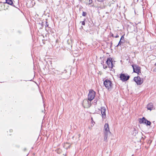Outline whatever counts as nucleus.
Here are the masks:
<instances>
[{
    "instance_id": "obj_1",
    "label": "nucleus",
    "mask_w": 156,
    "mask_h": 156,
    "mask_svg": "<svg viewBox=\"0 0 156 156\" xmlns=\"http://www.w3.org/2000/svg\"><path fill=\"white\" fill-rule=\"evenodd\" d=\"M104 84L108 90H110L112 89V83L110 80L106 79L104 82Z\"/></svg>"
},
{
    "instance_id": "obj_2",
    "label": "nucleus",
    "mask_w": 156,
    "mask_h": 156,
    "mask_svg": "<svg viewBox=\"0 0 156 156\" xmlns=\"http://www.w3.org/2000/svg\"><path fill=\"white\" fill-rule=\"evenodd\" d=\"M91 101L88 99L84 100L82 103V105L84 108H89L91 105Z\"/></svg>"
},
{
    "instance_id": "obj_3",
    "label": "nucleus",
    "mask_w": 156,
    "mask_h": 156,
    "mask_svg": "<svg viewBox=\"0 0 156 156\" xmlns=\"http://www.w3.org/2000/svg\"><path fill=\"white\" fill-rule=\"evenodd\" d=\"M95 94V92L93 90H91L88 94V99L90 101H92L94 98Z\"/></svg>"
},
{
    "instance_id": "obj_4",
    "label": "nucleus",
    "mask_w": 156,
    "mask_h": 156,
    "mask_svg": "<svg viewBox=\"0 0 156 156\" xmlns=\"http://www.w3.org/2000/svg\"><path fill=\"white\" fill-rule=\"evenodd\" d=\"M139 122L140 124L144 123L147 126H150L151 124V122L147 120L144 117H143L142 119H139Z\"/></svg>"
},
{
    "instance_id": "obj_5",
    "label": "nucleus",
    "mask_w": 156,
    "mask_h": 156,
    "mask_svg": "<svg viewBox=\"0 0 156 156\" xmlns=\"http://www.w3.org/2000/svg\"><path fill=\"white\" fill-rule=\"evenodd\" d=\"M132 66L133 69V72L137 73L138 74H140V73H141L140 72V67L136 65H132Z\"/></svg>"
},
{
    "instance_id": "obj_6",
    "label": "nucleus",
    "mask_w": 156,
    "mask_h": 156,
    "mask_svg": "<svg viewBox=\"0 0 156 156\" xmlns=\"http://www.w3.org/2000/svg\"><path fill=\"white\" fill-rule=\"evenodd\" d=\"M133 80L137 85H140L143 82V79H141L139 76L137 77H135L134 78Z\"/></svg>"
},
{
    "instance_id": "obj_7",
    "label": "nucleus",
    "mask_w": 156,
    "mask_h": 156,
    "mask_svg": "<svg viewBox=\"0 0 156 156\" xmlns=\"http://www.w3.org/2000/svg\"><path fill=\"white\" fill-rule=\"evenodd\" d=\"M106 63L107 64L109 68L111 69L112 68L113 65L112 58L110 57L108 58L106 61Z\"/></svg>"
},
{
    "instance_id": "obj_8",
    "label": "nucleus",
    "mask_w": 156,
    "mask_h": 156,
    "mask_svg": "<svg viewBox=\"0 0 156 156\" xmlns=\"http://www.w3.org/2000/svg\"><path fill=\"white\" fill-rule=\"evenodd\" d=\"M121 80L123 81H126L129 78V76L128 75L126 76L125 74H121L120 77Z\"/></svg>"
},
{
    "instance_id": "obj_9",
    "label": "nucleus",
    "mask_w": 156,
    "mask_h": 156,
    "mask_svg": "<svg viewBox=\"0 0 156 156\" xmlns=\"http://www.w3.org/2000/svg\"><path fill=\"white\" fill-rule=\"evenodd\" d=\"M104 133H111L108 123H106L105 124L104 127Z\"/></svg>"
},
{
    "instance_id": "obj_10",
    "label": "nucleus",
    "mask_w": 156,
    "mask_h": 156,
    "mask_svg": "<svg viewBox=\"0 0 156 156\" xmlns=\"http://www.w3.org/2000/svg\"><path fill=\"white\" fill-rule=\"evenodd\" d=\"M101 112L103 119H105L106 117V109L105 107H101Z\"/></svg>"
},
{
    "instance_id": "obj_11",
    "label": "nucleus",
    "mask_w": 156,
    "mask_h": 156,
    "mask_svg": "<svg viewBox=\"0 0 156 156\" xmlns=\"http://www.w3.org/2000/svg\"><path fill=\"white\" fill-rule=\"evenodd\" d=\"M147 108L148 110L150 111L154 109L153 104L152 103H150L147 105Z\"/></svg>"
},
{
    "instance_id": "obj_12",
    "label": "nucleus",
    "mask_w": 156,
    "mask_h": 156,
    "mask_svg": "<svg viewBox=\"0 0 156 156\" xmlns=\"http://www.w3.org/2000/svg\"><path fill=\"white\" fill-rule=\"evenodd\" d=\"M4 3H7L10 5L13 4V2L12 0H5V2Z\"/></svg>"
},
{
    "instance_id": "obj_13",
    "label": "nucleus",
    "mask_w": 156,
    "mask_h": 156,
    "mask_svg": "<svg viewBox=\"0 0 156 156\" xmlns=\"http://www.w3.org/2000/svg\"><path fill=\"white\" fill-rule=\"evenodd\" d=\"M137 133L138 131L136 129L134 128V129L133 132V135L134 136H135Z\"/></svg>"
},
{
    "instance_id": "obj_14",
    "label": "nucleus",
    "mask_w": 156,
    "mask_h": 156,
    "mask_svg": "<svg viewBox=\"0 0 156 156\" xmlns=\"http://www.w3.org/2000/svg\"><path fill=\"white\" fill-rule=\"evenodd\" d=\"M64 72H60L57 70H55V72H54V73L55 74H57L58 75H62Z\"/></svg>"
},
{
    "instance_id": "obj_15",
    "label": "nucleus",
    "mask_w": 156,
    "mask_h": 156,
    "mask_svg": "<svg viewBox=\"0 0 156 156\" xmlns=\"http://www.w3.org/2000/svg\"><path fill=\"white\" fill-rule=\"evenodd\" d=\"M105 133L104 134L105 136H104V139L105 140V141L107 139L108 135V133Z\"/></svg>"
},
{
    "instance_id": "obj_16",
    "label": "nucleus",
    "mask_w": 156,
    "mask_h": 156,
    "mask_svg": "<svg viewBox=\"0 0 156 156\" xmlns=\"http://www.w3.org/2000/svg\"><path fill=\"white\" fill-rule=\"evenodd\" d=\"M56 151H57V153H58V154H60L61 153V152H62V151L61 149H58Z\"/></svg>"
},
{
    "instance_id": "obj_17",
    "label": "nucleus",
    "mask_w": 156,
    "mask_h": 156,
    "mask_svg": "<svg viewBox=\"0 0 156 156\" xmlns=\"http://www.w3.org/2000/svg\"><path fill=\"white\" fill-rule=\"evenodd\" d=\"M122 41L121 40H120L119 43H118V44L117 45V46H118L119 45V46H120V45H121V44H122Z\"/></svg>"
},
{
    "instance_id": "obj_18",
    "label": "nucleus",
    "mask_w": 156,
    "mask_h": 156,
    "mask_svg": "<svg viewBox=\"0 0 156 156\" xmlns=\"http://www.w3.org/2000/svg\"><path fill=\"white\" fill-rule=\"evenodd\" d=\"M82 15L83 16H85L87 15V13L85 12H83Z\"/></svg>"
},
{
    "instance_id": "obj_19",
    "label": "nucleus",
    "mask_w": 156,
    "mask_h": 156,
    "mask_svg": "<svg viewBox=\"0 0 156 156\" xmlns=\"http://www.w3.org/2000/svg\"><path fill=\"white\" fill-rule=\"evenodd\" d=\"M93 2L92 0H89V5L91 4Z\"/></svg>"
},
{
    "instance_id": "obj_20",
    "label": "nucleus",
    "mask_w": 156,
    "mask_h": 156,
    "mask_svg": "<svg viewBox=\"0 0 156 156\" xmlns=\"http://www.w3.org/2000/svg\"><path fill=\"white\" fill-rule=\"evenodd\" d=\"M97 1L99 2H103L104 1H105V0H97Z\"/></svg>"
},
{
    "instance_id": "obj_21",
    "label": "nucleus",
    "mask_w": 156,
    "mask_h": 156,
    "mask_svg": "<svg viewBox=\"0 0 156 156\" xmlns=\"http://www.w3.org/2000/svg\"><path fill=\"white\" fill-rule=\"evenodd\" d=\"M124 36H122L121 37V39H120V40H121V41H124Z\"/></svg>"
},
{
    "instance_id": "obj_22",
    "label": "nucleus",
    "mask_w": 156,
    "mask_h": 156,
    "mask_svg": "<svg viewBox=\"0 0 156 156\" xmlns=\"http://www.w3.org/2000/svg\"><path fill=\"white\" fill-rule=\"evenodd\" d=\"M103 68L104 69H106V68H107V67L105 65H104L103 64Z\"/></svg>"
},
{
    "instance_id": "obj_23",
    "label": "nucleus",
    "mask_w": 156,
    "mask_h": 156,
    "mask_svg": "<svg viewBox=\"0 0 156 156\" xmlns=\"http://www.w3.org/2000/svg\"><path fill=\"white\" fill-rule=\"evenodd\" d=\"M80 22L82 23V25H85V23L84 21L81 22Z\"/></svg>"
},
{
    "instance_id": "obj_24",
    "label": "nucleus",
    "mask_w": 156,
    "mask_h": 156,
    "mask_svg": "<svg viewBox=\"0 0 156 156\" xmlns=\"http://www.w3.org/2000/svg\"><path fill=\"white\" fill-rule=\"evenodd\" d=\"M91 120L92 121V123L93 124V125H94L95 123L94 122H93V119L92 118H91Z\"/></svg>"
},
{
    "instance_id": "obj_25",
    "label": "nucleus",
    "mask_w": 156,
    "mask_h": 156,
    "mask_svg": "<svg viewBox=\"0 0 156 156\" xmlns=\"http://www.w3.org/2000/svg\"><path fill=\"white\" fill-rule=\"evenodd\" d=\"M46 25H45V27H48V23L47 21L46 22Z\"/></svg>"
},
{
    "instance_id": "obj_26",
    "label": "nucleus",
    "mask_w": 156,
    "mask_h": 156,
    "mask_svg": "<svg viewBox=\"0 0 156 156\" xmlns=\"http://www.w3.org/2000/svg\"><path fill=\"white\" fill-rule=\"evenodd\" d=\"M119 37V36L118 34H117L116 36H115L114 37L117 38L118 37Z\"/></svg>"
},
{
    "instance_id": "obj_27",
    "label": "nucleus",
    "mask_w": 156,
    "mask_h": 156,
    "mask_svg": "<svg viewBox=\"0 0 156 156\" xmlns=\"http://www.w3.org/2000/svg\"><path fill=\"white\" fill-rule=\"evenodd\" d=\"M151 141L150 140H149L148 143L150 144L151 143Z\"/></svg>"
},
{
    "instance_id": "obj_28",
    "label": "nucleus",
    "mask_w": 156,
    "mask_h": 156,
    "mask_svg": "<svg viewBox=\"0 0 156 156\" xmlns=\"http://www.w3.org/2000/svg\"><path fill=\"white\" fill-rule=\"evenodd\" d=\"M111 36L112 37H115V36H114V34H112Z\"/></svg>"
},
{
    "instance_id": "obj_29",
    "label": "nucleus",
    "mask_w": 156,
    "mask_h": 156,
    "mask_svg": "<svg viewBox=\"0 0 156 156\" xmlns=\"http://www.w3.org/2000/svg\"><path fill=\"white\" fill-rule=\"evenodd\" d=\"M66 144H69L68 143H66L65 144V145L64 146V147H65V145H66Z\"/></svg>"
},
{
    "instance_id": "obj_30",
    "label": "nucleus",
    "mask_w": 156,
    "mask_h": 156,
    "mask_svg": "<svg viewBox=\"0 0 156 156\" xmlns=\"http://www.w3.org/2000/svg\"><path fill=\"white\" fill-rule=\"evenodd\" d=\"M64 72H65V73H67V71L66 70V69H65V70H64Z\"/></svg>"
},
{
    "instance_id": "obj_31",
    "label": "nucleus",
    "mask_w": 156,
    "mask_h": 156,
    "mask_svg": "<svg viewBox=\"0 0 156 156\" xmlns=\"http://www.w3.org/2000/svg\"><path fill=\"white\" fill-rule=\"evenodd\" d=\"M97 102V100H94V103H96Z\"/></svg>"
},
{
    "instance_id": "obj_32",
    "label": "nucleus",
    "mask_w": 156,
    "mask_h": 156,
    "mask_svg": "<svg viewBox=\"0 0 156 156\" xmlns=\"http://www.w3.org/2000/svg\"><path fill=\"white\" fill-rule=\"evenodd\" d=\"M144 136V137H142V139H144L145 138V136Z\"/></svg>"
},
{
    "instance_id": "obj_33",
    "label": "nucleus",
    "mask_w": 156,
    "mask_h": 156,
    "mask_svg": "<svg viewBox=\"0 0 156 156\" xmlns=\"http://www.w3.org/2000/svg\"><path fill=\"white\" fill-rule=\"evenodd\" d=\"M26 150V149H24V151H25V150Z\"/></svg>"
},
{
    "instance_id": "obj_34",
    "label": "nucleus",
    "mask_w": 156,
    "mask_h": 156,
    "mask_svg": "<svg viewBox=\"0 0 156 156\" xmlns=\"http://www.w3.org/2000/svg\"><path fill=\"white\" fill-rule=\"evenodd\" d=\"M155 66H156V63L155 64Z\"/></svg>"
}]
</instances>
